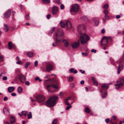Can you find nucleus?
Listing matches in <instances>:
<instances>
[{"instance_id": "a18cd8bd", "label": "nucleus", "mask_w": 124, "mask_h": 124, "mask_svg": "<svg viewBox=\"0 0 124 124\" xmlns=\"http://www.w3.org/2000/svg\"><path fill=\"white\" fill-rule=\"evenodd\" d=\"M7 78L6 76H4L2 78V79L3 80H6L7 79Z\"/></svg>"}, {"instance_id": "680f3d73", "label": "nucleus", "mask_w": 124, "mask_h": 124, "mask_svg": "<svg viewBox=\"0 0 124 124\" xmlns=\"http://www.w3.org/2000/svg\"><path fill=\"white\" fill-rule=\"evenodd\" d=\"M95 24L96 25H97L99 24V22L98 21H96L95 22Z\"/></svg>"}, {"instance_id": "6e6552de", "label": "nucleus", "mask_w": 124, "mask_h": 124, "mask_svg": "<svg viewBox=\"0 0 124 124\" xmlns=\"http://www.w3.org/2000/svg\"><path fill=\"white\" fill-rule=\"evenodd\" d=\"M19 78L21 82L24 83L26 80L25 77L23 74H21L19 75Z\"/></svg>"}, {"instance_id": "2f4dec72", "label": "nucleus", "mask_w": 124, "mask_h": 124, "mask_svg": "<svg viewBox=\"0 0 124 124\" xmlns=\"http://www.w3.org/2000/svg\"><path fill=\"white\" fill-rule=\"evenodd\" d=\"M30 63L29 62H26L25 63L24 67L26 68H27L28 67V66L30 64Z\"/></svg>"}, {"instance_id": "5701e85b", "label": "nucleus", "mask_w": 124, "mask_h": 124, "mask_svg": "<svg viewBox=\"0 0 124 124\" xmlns=\"http://www.w3.org/2000/svg\"><path fill=\"white\" fill-rule=\"evenodd\" d=\"M15 121V119L14 117H11L10 118V123L13 124L14 123Z\"/></svg>"}, {"instance_id": "423d86ee", "label": "nucleus", "mask_w": 124, "mask_h": 124, "mask_svg": "<svg viewBox=\"0 0 124 124\" xmlns=\"http://www.w3.org/2000/svg\"><path fill=\"white\" fill-rule=\"evenodd\" d=\"M36 98L37 101L39 102H43L45 99V98L44 97L41 95H37L36 96Z\"/></svg>"}, {"instance_id": "8fccbe9b", "label": "nucleus", "mask_w": 124, "mask_h": 124, "mask_svg": "<svg viewBox=\"0 0 124 124\" xmlns=\"http://www.w3.org/2000/svg\"><path fill=\"white\" fill-rule=\"evenodd\" d=\"M38 62L37 61H36L34 63V65L35 67H36L37 66Z\"/></svg>"}, {"instance_id": "0e129e2a", "label": "nucleus", "mask_w": 124, "mask_h": 124, "mask_svg": "<svg viewBox=\"0 0 124 124\" xmlns=\"http://www.w3.org/2000/svg\"><path fill=\"white\" fill-rule=\"evenodd\" d=\"M79 71H80V72H81L82 73H83V74H84V73H85V71H84V70H83V71H82V70H80Z\"/></svg>"}, {"instance_id": "393cba45", "label": "nucleus", "mask_w": 124, "mask_h": 124, "mask_svg": "<svg viewBox=\"0 0 124 124\" xmlns=\"http://www.w3.org/2000/svg\"><path fill=\"white\" fill-rule=\"evenodd\" d=\"M13 44L12 42H9L8 43V48L9 49H11Z\"/></svg>"}, {"instance_id": "09e8293b", "label": "nucleus", "mask_w": 124, "mask_h": 124, "mask_svg": "<svg viewBox=\"0 0 124 124\" xmlns=\"http://www.w3.org/2000/svg\"><path fill=\"white\" fill-rule=\"evenodd\" d=\"M50 77V75H46V76L44 77V78L45 79H46V78H48L49 77Z\"/></svg>"}, {"instance_id": "ddd939ff", "label": "nucleus", "mask_w": 124, "mask_h": 124, "mask_svg": "<svg viewBox=\"0 0 124 124\" xmlns=\"http://www.w3.org/2000/svg\"><path fill=\"white\" fill-rule=\"evenodd\" d=\"M66 25L68 29H71L72 28V24L71 22L69 21H67L66 23Z\"/></svg>"}, {"instance_id": "ea45409f", "label": "nucleus", "mask_w": 124, "mask_h": 124, "mask_svg": "<svg viewBox=\"0 0 124 124\" xmlns=\"http://www.w3.org/2000/svg\"><path fill=\"white\" fill-rule=\"evenodd\" d=\"M65 104L68 105H70V104L68 102V101L67 100H66L65 99Z\"/></svg>"}, {"instance_id": "a211bd4d", "label": "nucleus", "mask_w": 124, "mask_h": 124, "mask_svg": "<svg viewBox=\"0 0 124 124\" xmlns=\"http://www.w3.org/2000/svg\"><path fill=\"white\" fill-rule=\"evenodd\" d=\"M14 90V88L13 87H10L8 88V90L9 93L13 92Z\"/></svg>"}, {"instance_id": "58836bf2", "label": "nucleus", "mask_w": 124, "mask_h": 124, "mask_svg": "<svg viewBox=\"0 0 124 124\" xmlns=\"http://www.w3.org/2000/svg\"><path fill=\"white\" fill-rule=\"evenodd\" d=\"M64 5L62 4H61L60 6V8L62 10H63L64 9Z\"/></svg>"}, {"instance_id": "20e7f679", "label": "nucleus", "mask_w": 124, "mask_h": 124, "mask_svg": "<svg viewBox=\"0 0 124 124\" xmlns=\"http://www.w3.org/2000/svg\"><path fill=\"white\" fill-rule=\"evenodd\" d=\"M79 9V5L77 4H75L73 5L72 8L70 10V12L71 14L73 15V12L75 13L77 12L78 11Z\"/></svg>"}, {"instance_id": "4d7b16f0", "label": "nucleus", "mask_w": 124, "mask_h": 124, "mask_svg": "<svg viewBox=\"0 0 124 124\" xmlns=\"http://www.w3.org/2000/svg\"><path fill=\"white\" fill-rule=\"evenodd\" d=\"M105 32V31L104 29H103L101 30V32L102 33L104 34Z\"/></svg>"}, {"instance_id": "37998d69", "label": "nucleus", "mask_w": 124, "mask_h": 124, "mask_svg": "<svg viewBox=\"0 0 124 124\" xmlns=\"http://www.w3.org/2000/svg\"><path fill=\"white\" fill-rule=\"evenodd\" d=\"M73 77H71L69 78V81L70 82H71L73 79Z\"/></svg>"}, {"instance_id": "e2e57ef3", "label": "nucleus", "mask_w": 124, "mask_h": 124, "mask_svg": "<svg viewBox=\"0 0 124 124\" xmlns=\"http://www.w3.org/2000/svg\"><path fill=\"white\" fill-rule=\"evenodd\" d=\"M11 95L13 96H15L16 95V94L15 93H13L11 94Z\"/></svg>"}, {"instance_id": "5fc2aeb1", "label": "nucleus", "mask_w": 124, "mask_h": 124, "mask_svg": "<svg viewBox=\"0 0 124 124\" xmlns=\"http://www.w3.org/2000/svg\"><path fill=\"white\" fill-rule=\"evenodd\" d=\"M74 69L73 68H71L70 69L69 71L71 73H73V71Z\"/></svg>"}, {"instance_id": "864d4df0", "label": "nucleus", "mask_w": 124, "mask_h": 124, "mask_svg": "<svg viewBox=\"0 0 124 124\" xmlns=\"http://www.w3.org/2000/svg\"><path fill=\"white\" fill-rule=\"evenodd\" d=\"M105 121L107 123H108V122L109 121V119L108 118H107L105 119Z\"/></svg>"}, {"instance_id": "473e14b6", "label": "nucleus", "mask_w": 124, "mask_h": 124, "mask_svg": "<svg viewBox=\"0 0 124 124\" xmlns=\"http://www.w3.org/2000/svg\"><path fill=\"white\" fill-rule=\"evenodd\" d=\"M108 7V6L107 4H105L104 5L103 7V8L106 10L107 9Z\"/></svg>"}, {"instance_id": "3c124183", "label": "nucleus", "mask_w": 124, "mask_h": 124, "mask_svg": "<svg viewBox=\"0 0 124 124\" xmlns=\"http://www.w3.org/2000/svg\"><path fill=\"white\" fill-rule=\"evenodd\" d=\"M91 51L92 52L94 53H95L96 51V50L94 49H92Z\"/></svg>"}, {"instance_id": "bf43d9fd", "label": "nucleus", "mask_w": 124, "mask_h": 124, "mask_svg": "<svg viewBox=\"0 0 124 124\" xmlns=\"http://www.w3.org/2000/svg\"><path fill=\"white\" fill-rule=\"evenodd\" d=\"M25 84L27 85H29L30 84V83L29 82L26 81L25 82Z\"/></svg>"}, {"instance_id": "6ab92c4d", "label": "nucleus", "mask_w": 124, "mask_h": 124, "mask_svg": "<svg viewBox=\"0 0 124 124\" xmlns=\"http://www.w3.org/2000/svg\"><path fill=\"white\" fill-rule=\"evenodd\" d=\"M63 42L64 44V45L66 47H68L69 45V43L68 41L64 39L63 40Z\"/></svg>"}, {"instance_id": "7c9ffc66", "label": "nucleus", "mask_w": 124, "mask_h": 124, "mask_svg": "<svg viewBox=\"0 0 124 124\" xmlns=\"http://www.w3.org/2000/svg\"><path fill=\"white\" fill-rule=\"evenodd\" d=\"M55 28L54 27H53L52 29L49 31L48 34H51L54 31V30H55Z\"/></svg>"}, {"instance_id": "f03ea898", "label": "nucleus", "mask_w": 124, "mask_h": 124, "mask_svg": "<svg viewBox=\"0 0 124 124\" xmlns=\"http://www.w3.org/2000/svg\"><path fill=\"white\" fill-rule=\"evenodd\" d=\"M63 34V32L62 29H58L55 33V37L54 38L56 43H60L62 41V39L60 38V37L62 36Z\"/></svg>"}, {"instance_id": "6e6d98bb", "label": "nucleus", "mask_w": 124, "mask_h": 124, "mask_svg": "<svg viewBox=\"0 0 124 124\" xmlns=\"http://www.w3.org/2000/svg\"><path fill=\"white\" fill-rule=\"evenodd\" d=\"M8 99V98L7 97H4L3 98V100L4 101H7Z\"/></svg>"}, {"instance_id": "603ef678", "label": "nucleus", "mask_w": 124, "mask_h": 124, "mask_svg": "<svg viewBox=\"0 0 124 124\" xmlns=\"http://www.w3.org/2000/svg\"><path fill=\"white\" fill-rule=\"evenodd\" d=\"M51 15L50 14H49L46 16V17L47 19H49L51 17Z\"/></svg>"}, {"instance_id": "f3484780", "label": "nucleus", "mask_w": 124, "mask_h": 124, "mask_svg": "<svg viewBox=\"0 0 124 124\" xmlns=\"http://www.w3.org/2000/svg\"><path fill=\"white\" fill-rule=\"evenodd\" d=\"M123 85V84L122 83H120V84H116L115 85L116 86L115 87V89H118L120 88V87Z\"/></svg>"}, {"instance_id": "69168bd1", "label": "nucleus", "mask_w": 124, "mask_h": 124, "mask_svg": "<svg viewBox=\"0 0 124 124\" xmlns=\"http://www.w3.org/2000/svg\"><path fill=\"white\" fill-rule=\"evenodd\" d=\"M63 94V93L62 92H60L59 94V95L61 96H62Z\"/></svg>"}, {"instance_id": "c85d7f7f", "label": "nucleus", "mask_w": 124, "mask_h": 124, "mask_svg": "<svg viewBox=\"0 0 124 124\" xmlns=\"http://www.w3.org/2000/svg\"><path fill=\"white\" fill-rule=\"evenodd\" d=\"M28 118L30 119L32 117V116L31 113V112H29V113L27 115Z\"/></svg>"}, {"instance_id": "9b49d317", "label": "nucleus", "mask_w": 124, "mask_h": 124, "mask_svg": "<svg viewBox=\"0 0 124 124\" xmlns=\"http://www.w3.org/2000/svg\"><path fill=\"white\" fill-rule=\"evenodd\" d=\"M11 13V10L8 9L4 15V17L6 18H9L10 15Z\"/></svg>"}, {"instance_id": "774afa93", "label": "nucleus", "mask_w": 124, "mask_h": 124, "mask_svg": "<svg viewBox=\"0 0 124 124\" xmlns=\"http://www.w3.org/2000/svg\"><path fill=\"white\" fill-rule=\"evenodd\" d=\"M119 124H124V120L122 122L120 121L119 123Z\"/></svg>"}, {"instance_id": "aec40b11", "label": "nucleus", "mask_w": 124, "mask_h": 124, "mask_svg": "<svg viewBox=\"0 0 124 124\" xmlns=\"http://www.w3.org/2000/svg\"><path fill=\"white\" fill-rule=\"evenodd\" d=\"M124 60V57L123 56V57H121L116 62L117 63L122 62H123Z\"/></svg>"}, {"instance_id": "4c0bfd02", "label": "nucleus", "mask_w": 124, "mask_h": 124, "mask_svg": "<svg viewBox=\"0 0 124 124\" xmlns=\"http://www.w3.org/2000/svg\"><path fill=\"white\" fill-rule=\"evenodd\" d=\"M82 55L84 56H86L87 55V53L82 52Z\"/></svg>"}, {"instance_id": "de8ad7c7", "label": "nucleus", "mask_w": 124, "mask_h": 124, "mask_svg": "<svg viewBox=\"0 0 124 124\" xmlns=\"http://www.w3.org/2000/svg\"><path fill=\"white\" fill-rule=\"evenodd\" d=\"M56 2L58 4H60L61 3L60 0H56Z\"/></svg>"}, {"instance_id": "f704fd0d", "label": "nucleus", "mask_w": 124, "mask_h": 124, "mask_svg": "<svg viewBox=\"0 0 124 124\" xmlns=\"http://www.w3.org/2000/svg\"><path fill=\"white\" fill-rule=\"evenodd\" d=\"M35 80L36 81H37L39 80V82H41L42 81V80L41 79H40L38 77H36L35 78Z\"/></svg>"}, {"instance_id": "f257e3e1", "label": "nucleus", "mask_w": 124, "mask_h": 124, "mask_svg": "<svg viewBox=\"0 0 124 124\" xmlns=\"http://www.w3.org/2000/svg\"><path fill=\"white\" fill-rule=\"evenodd\" d=\"M58 99V97L56 96H52L46 101V105L50 107L54 106L57 101Z\"/></svg>"}, {"instance_id": "a19ab883", "label": "nucleus", "mask_w": 124, "mask_h": 124, "mask_svg": "<svg viewBox=\"0 0 124 124\" xmlns=\"http://www.w3.org/2000/svg\"><path fill=\"white\" fill-rule=\"evenodd\" d=\"M0 59L1 61L3 62V61L4 57L2 56L1 55L0 56Z\"/></svg>"}, {"instance_id": "79ce46f5", "label": "nucleus", "mask_w": 124, "mask_h": 124, "mask_svg": "<svg viewBox=\"0 0 124 124\" xmlns=\"http://www.w3.org/2000/svg\"><path fill=\"white\" fill-rule=\"evenodd\" d=\"M16 63L19 65H21L22 64V62L20 61H18Z\"/></svg>"}, {"instance_id": "f8f14e48", "label": "nucleus", "mask_w": 124, "mask_h": 124, "mask_svg": "<svg viewBox=\"0 0 124 124\" xmlns=\"http://www.w3.org/2000/svg\"><path fill=\"white\" fill-rule=\"evenodd\" d=\"M123 65L122 64H120L119 65L117 73V74H119L120 73V71L123 70Z\"/></svg>"}, {"instance_id": "2eb2a0df", "label": "nucleus", "mask_w": 124, "mask_h": 124, "mask_svg": "<svg viewBox=\"0 0 124 124\" xmlns=\"http://www.w3.org/2000/svg\"><path fill=\"white\" fill-rule=\"evenodd\" d=\"M103 12L105 15V17L106 19H109V17L107 16L108 14V12L107 10H104L103 11Z\"/></svg>"}, {"instance_id": "4be33fe9", "label": "nucleus", "mask_w": 124, "mask_h": 124, "mask_svg": "<svg viewBox=\"0 0 124 124\" xmlns=\"http://www.w3.org/2000/svg\"><path fill=\"white\" fill-rule=\"evenodd\" d=\"M92 79L93 82L94 84L96 85H98V83L95 80L94 78L93 77H92Z\"/></svg>"}, {"instance_id": "b1692460", "label": "nucleus", "mask_w": 124, "mask_h": 124, "mask_svg": "<svg viewBox=\"0 0 124 124\" xmlns=\"http://www.w3.org/2000/svg\"><path fill=\"white\" fill-rule=\"evenodd\" d=\"M18 91V92L19 93H21L23 91V89L21 87H19L17 89Z\"/></svg>"}, {"instance_id": "c756f323", "label": "nucleus", "mask_w": 124, "mask_h": 124, "mask_svg": "<svg viewBox=\"0 0 124 124\" xmlns=\"http://www.w3.org/2000/svg\"><path fill=\"white\" fill-rule=\"evenodd\" d=\"M27 54L29 57H32L33 55V53L31 52L27 53Z\"/></svg>"}, {"instance_id": "0eeeda50", "label": "nucleus", "mask_w": 124, "mask_h": 124, "mask_svg": "<svg viewBox=\"0 0 124 124\" xmlns=\"http://www.w3.org/2000/svg\"><path fill=\"white\" fill-rule=\"evenodd\" d=\"M101 44L102 45L107 46L108 45L107 37H103L101 41Z\"/></svg>"}, {"instance_id": "13d9d810", "label": "nucleus", "mask_w": 124, "mask_h": 124, "mask_svg": "<svg viewBox=\"0 0 124 124\" xmlns=\"http://www.w3.org/2000/svg\"><path fill=\"white\" fill-rule=\"evenodd\" d=\"M121 83H122L123 84L124 83V78L122 79H121L120 81Z\"/></svg>"}, {"instance_id": "c9c22d12", "label": "nucleus", "mask_w": 124, "mask_h": 124, "mask_svg": "<svg viewBox=\"0 0 124 124\" xmlns=\"http://www.w3.org/2000/svg\"><path fill=\"white\" fill-rule=\"evenodd\" d=\"M57 122V120L56 119H55L53 121L52 124H56Z\"/></svg>"}, {"instance_id": "dca6fc26", "label": "nucleus", "mask_w": 124, "mask_h": 124, "mask_svg": "<svg viewBox=\"0 0 124 124\" xmlns=\"http://www.w3.org/2000/svg\"><path fill=\"white\" fill-rule=\"evenodd\" d=\"M53 67L51 65H48L46 67V70L48 71H50L53 69Z\"/></svg>"}, {"instance_id": "39448f33", "label": "nucleus", "mask_w": 124, "mask_h": 124, "mask_svg": "<svg viewBox=\"0 0 124 124\" xmlns=\"http://www.w3.org/2000/svg\"><path fill=\"white\" fill-rule=\"evenodd\" d=\"M52 87L56 89H57L58 88V86L57 85L51 84L50 85H47L46 87V88L49 92H51V91L50 90L51 89Z\"/></svg>"}, {"instance_id": "338daca9", "label": "nucleus", "mask_w": 124, "mask_h": 124, "mask_svg": "<svg viewBox=\"0 0 124 124\" xmlns=\"http://www.w3.org/2000/svg\"><path fill=\"white\" fill-rule=\"evenodd\" d=\"M120 17V16L119 15H117L116 16V18L117 19H119Z\"/></svg>"}, {"instance_id": "72a5a7b5", "label": "nucleus", "mask_w": 124, "mask_h": 124, "mask_svg": "<svg viewBox=\"0 0 124 124\" xmlns=\"http://www.w3.org/2000/svg\"><path fill=\"white\" fill-rule=\"evenodd\" d=\"M85 111L86 113H88L90 112V110L88 107H87L85 109Z\"/></svg>"}, {"instance_id": "a878e982", "label": "nucleus", "mask_w": 124, "mask_h": 124, "mask_svg": "<svg viewBox=\"0 0 124 124\" xmlns=\"http://www.w3.org/2000/svg\"><path fill=\"white\" fill-rule=\"evenodd\" d=\"M4 113L5 114H8V110L6 108H4L3 109Z\"/></svg>"}, {"instance_id": "4468645a", "label": "nucleus", "mask_w": 124, "mask_h": 124, "mask_svg": "<svg viewBox=\"0 0 124 124\" xmlns=\"http://www.w3.org/2000/svg\"><path fill=\"white\" fill-rule=\"evenodd\" d=\"M109 84H104L101 86L102 89H107L109 87Z\"/></svg>"}, {"instance_id": "c03bdc74", "label": "nucleus", "mask_w": 124, "mask_h": 124, "mask_svg": "<svg viewBox=\"0 0 124 124\" xmlns=\"http://www.w3.org/2000/svg\"><path fill=\"white\" fill-rule=\"evenodd\" d=\"M25 18L27 20H28L30 19V17L28 15H26L25 16Z\"/></svg>"}, {"instance_id": "bb28decb", "label": "nucleus", "mask_w": 124, "mask_h": 124, "mask_svg": "<svg viewBox=\"0 0 124 124\" xmlns=\"http://www.w3.org/2000/svg\"><path fill=\"white\" fill-rule=\"evenodd\" d=\"M60 24L62 27L64 28L65 27V24L62 21H61L60 22Z\"/></svg>"}, {"instance_id": "052dcab7", "label": "nucleus", "mask_w": 124, "mask_h": 124, "mask_svg": "<svg viewBox=\"0 0 124 124\" xmlns=\"http://www.w3.org/2000/svg\"><path fill=\"white\" fill-rule=\"evenodd\" d=\"M28 113V112H24V113H23V115H24L25 116H26L27 114Z\"/></svg>"}, {"instance_id": "412c9836", "label": "nucleus", "mask_w": 124, "mask_h": 124, "mask_svg": "<svg viewBox=\"0 0 124 124\" xmlns=\"http://www.w3.org/2000/svg\"><path fill=\"white\" fill-rule=\"evenodd\" d=\"M4 30L6 31H8L9 30V27L8 25L6 24H4Z\"/></svg>"}, {"instance_id": "7ed1b4c3", "label": "nucleus", "mask_w": 124, "mask_h": 124, "mask_svg": "<svg viewBox=\"0 0 124 124\" xmlns=\"http://www.w3.org/2000/svg\"><path fill=\"white\" fill-rule=\"evenodd\" d=\"M89 39V38L88 36L85 34L80 36L79 40L82 44H85Z\"/></svg>"}, {"instance_id": "1a4fd4ad", "label": "nucleus", "mask_w": 124, "mask_h": 124, "mask_svg": "<svg viewBox=\"0 0 124 124\" xmlns=\"http://www.w3.org/2000/svg\"><path fill=\"white\" fill-rule=\"evenodd\" d=\"M58 7L54 6L52 9V14L53 15L56 14L58 13Z\"/></svg>"}, {"instance_id": "e433bc0d", "label": "nucleus", "mask_w": 124, "mask_h": 124, "mask_svg": "<svg viewBox=\"0 0 124 124\" xmlns=\"http://www.w3.org/2000/svg\"><path fill=\"white\" fill-rule=\"evenodd\" d=\"M83 19L84 21H88V19L86 16H83Z\"/></svg>"}, {"instance_id": "49530a36", "label": "nucleus", "mask_w": 124, "mask_h": 124, "mask_svg": "<svg viewBox=\"0 0 124 124\" xmlns=\"http://www.w3.org/2000/svg\"><path fill=\"white\" fill-rule=\"evenodd\" d=\"M72 107V106L71 105H70L69 106H67L66 108V110H68L70 108H71Z\"/></svg>"}, {"instance_id": "cd10ccee", "label": "nucleus", "mask_w": 124, "mask_h": 124, "mask_svg": "<svg viewBox=\"0 0 124 124\" xmlns=\"http://www.w3.org/2000/svg\"><path fill=\"white\" fill-rule=\"evenodd\" d=\"M42 1L44 3L47 4L50 3V0H42Z\"/></svg>"}, {"instance_id": "9d476101", "label": "nucleus", "mask_w": 124, "mask_h": 124, "mask_svg": "<svg viewBox=\"0 0 124 124\" xmlns=\"http://www.w3.org/2000/svg\"><path fill=\"white\" fill-rule=\"evenodd\" d=\"M79 45V42L78 41V42H74L71 43V46L73 48H77Z\"/></svg>"}]
</instances>
